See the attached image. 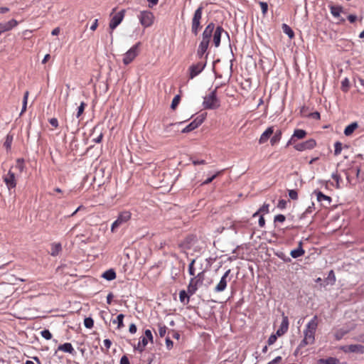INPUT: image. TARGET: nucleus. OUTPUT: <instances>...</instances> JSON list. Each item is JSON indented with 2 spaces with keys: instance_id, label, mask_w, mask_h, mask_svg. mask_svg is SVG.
<instances>
[{
  "instance_id": "1",
  "label": "nucleus",
  "mask_w": 364,
  "mask_h": 364,
  "mask_svg": "<svg viewBox=\"0 0 364 364\" xmlns=\"http://www.w3.org/2000/svg\"><path fill=\"white\" fill-rule=\"evenodd\" d=\"M219 86H217L211 92L204 97L203 106L206 109H215L220 106V102L217 97V91Z\"/></svg>"
},
{
  "instance_id": "2",
  "label": "nucleus",
  "mask_w": 364,
  "mask_h": 364,
  "mask_svg": "<svg viewBox=\"0 0 364 364\" xmlns=\"http://www.w3.org/2000/svg\"><path fill=\"white\" fill-rule=\"evenodd\" d=\"M204 279V271L199 272L196 276L191 278L187 288L188 294L193 295L196 292L198 287L203 284Z\"/></svg>"
},
{
  "instance_id": "3",
  "label": "nucleus",
  "mask_w": 364,
  "mask_h": 364,
  "mask_svg": "<svg viewBox=\"0 0 364 364\" xmlns=\"http://www.w3.org/2000/svg\"><path fill=\"white\" fill-rule=\"evenodd\" d=\"M317 327V316H314L313 318L307 323L306 329L304 331V337L309 339V341L313 343L315 341V333Z\"/></svg>"
},
{
  "instance_id": "4",
  "label": "nucleus",
  "mask_w": 364,
  "mask_h": 364,
  "mask_svg": "<svg viewBox=\"0 0 364 364\" xmlns=\"http://www.w3.org/2000/svg\"><path fill=\"white\" fill-rule=\"evenodd\" d=\"M141 46V43L138 42L135 45H134L127 53L124 54L123 58V63L124 65H129L131 63L134 59L138 55L139 53V47Z\"/></svg>"
},
{
  "instance_id": "5",
  "label": "nucleus",
  "mask_w": 364,
  "mask_h": 364,
  "mask_svg": "<svg viewBox=\"0 0 364 364\" xmlns=\"http://www.w3.org/2000/svg\"><path fill=\"white\" fill-rule=\"evenodd\" d=\"M140 23L144 27L151 26L154 23V16L150 11H142L138 16Z\"/></svg>"
},
{
  "instance_id": "6",
  "label": "nucleus",
  "mask_w": 364,
  "mask_h": 364,
  "mask_svg": "<svg viewBox=\"0 0 364 364\" xmlns=\"http://www.w3.org/2000/svg\"><path fill=\"white\" fill-rule=\"evenodd\" d=\"M131 216L132 214L129 211L121 212L119 214L117 219L112 223L111 226V231L114 232L117 228L129 221Z\"/></svg>"
},
{
  "instance_id": "7",
  "label": "nucleus",
  "mask_w": 364,
  "mask_h": 364,
  "mask_svg": "<svg viewBox=\"0 0 364 364\" xmlns=\"http://www.w3.org/2000/svg\"><path fill=\"white\" fill-rule=\"evenodd\" d=\"M205 116L203 114L198 116L193 121L188 124L182 130V133H188L198 128L204 121Z\"/></svg>"
},
{
  "instance_id": "8",
  "label": "nucleus",
  "mask_w": 364,
  "mask_h": 364,
  "mask_svg": "<svg viewBox=\"0 0 364 364\" xmlns=\"http://www.w3.org/2000/svg\"><path fill=\"white\" fill-rule=\"evenodd\" d=\"M316 146V141L314 139H310L306 141L294 145V148L299 151H303L307 149H312Z\"/></svg>"
},
{
  "instance_id": "9",
  "label": "nucleus",
  "mask_w": 364,
  "mask_h": 364,
  "mask_svg": "<svg viewBox=\"0 0 364 364\" xmlns=\"http://www.w3.org/2000/svg\"><path fill=\"white\" fill-rule=\"evenodd\" d=\"M205 65H206V63L205 62H198L196 64L192 65L189 68L190 78L193 79V77L197 76L198 74H200L203 70V69L205 68Z\"/></svg>"
},
{
  "instance_id": "10",
  "label": "nucleus",
  "mask_w": 364,
  "mask_h": 364,
  "mask_svg": "<svg viewBox=\"0 0 364 364\" xmlns=\"http://www.w3.org/2000/svg\"><path fill=\"white\" fill-rule=\"evenodd\" d=\"M231 272V270L229 269H228L225 274L221 277L220 282L218 284L215 286L214 291L215 292H221L223 291L227 287L228 284V277H229L230 274Z\"/></svg>"
},
{
  "instance_id": "11",
  "label": "nucleus",
  "mask_w": 364,
  "mask_h": 364,
  "mask_svg": "<svg viewBox=\"0 0 364 364\" xmlns=\"http://www.w3.org/2000/svg\"><path fill=\"white\" fill-rule=\"evenodd\" d=\"M124 13L125 10H121L112 18L109 25L111 30H114L119 24H120L124 16Z\"/></svg>"
},
{
  "instance_id": "12",
  "label": "nucleus",
  "mask_w": 364,
  "mask_h": 364,
  "mask_svg": "<svg viewBox=\"0 0 364 364\" xmlns=\"http://www.w3.org/2000/svg\"><path fill=\"white\" fill-rule=\"evenodd\" d=\"M4 181L9 189L16 187V181L14 173L9 170L8 173L4 176Z\"/></svg>"
},
{
  "instance_id": "13",
  "label": "nucleus",
  "mask_w": 364,
  "mask_h": 364,
  "mask_svg": "<svg viewBox=\"0 0 364 364\" xmlns=\"http://www.w3.org/2000/svg\"><path fill=\"white\" fill-rule=\"evenodd\" d=\"M225 32L227 36H229L228 33L225 31L222 26H217L213 33V43L215 47H218L220 44V39L222 33Z\"/></svg>"
},
{
  "instance_id": "14",
  "label": "nucleus",
  "mask_w": 364,
  "mask_h": 364,
  "mask_svg": "<svg viewBox=\"0 0 364 364\" xmlns=\"http://www.w3.org/2000/svg\"><path fill=\"white\" fill-rule=\"evenodd\" d=\"M289 328V319L287 316H285L284 314L282 315V321L280 324L279 328L277 331V335L278 336H281L284 335Z\"/></svg>"
},
{
  "instance_id": "15",
  "label": "nucleus",
  "mask_w": 364,
  "mask_h": 364,
  "mask_svg": "<svg viewBox=\"0 0 364 364\" xmlns=\"http://www.w3.org/2000/svg\"><path fill=\"white\" fill-rule=\"evenodd\" d=\"M18 23V21L15 19H11L5 23H0V31L2 33L11 31L13 28L16 27Z\"/></svg>"
},
{
  "instance_id": "16",
  "label": "nucleus",
  "mask_w": 364,
  "mask_h": 364,
  "mask_svg": "<svg viewBox=\"0 0 364 364\" xmlns=\"http://www.w3.org/2000/svg\"><path fill=\"white\" fill-rule=\"evenodd\" d=\"M274 134L273 127H268L260 136L259 144H262L267 141L270 136Z\"/></svg>"
},
{
  "instance_id": "17",
  "label": "nucleus",
  "mask_w": 364,
  "mask_h": 364,
  "mask_svg": "<svg viewBox=\"0 0 364 364\" xmlns=\"http://www.w3.org/2000/svg\"><path fill=\"white\" fill-rule=\"evenodd\" d=\"M195 237L193 235L187 236L179 245V247L183 250H189L193 245Z\"/></svg>"
},
{
  "instance_id": "18",
  "label": "nucleus",
  "mask_w": 364,
  "mask_h": 364,
  "mask_svg": "<svg viewBox=\"0 0 364 364\" xmlns=\"http://www.w3.org/2000/svg\"><path fill=\"white\" fill-rule=\"evenodd\" d=\"M302 244H303L302 242L300 241L299 242L298 247L296 249L292 250L290 252V255L293 258H298V257H301V256H303L304 255L305 251H304V250L302 247Z\"/></svg>"
},
{
  "instance_id": "19",
  "label": "nucleus",
  "mask_w": 364,
  "mask_h": 364,
  "mask_svg": "<svg viewBox=\"0 0 364 364\" xmlns=\"http://www.w3.org/2000/svg\"><path fill=\"white\" fill-rule=\"evenodd\" d=\"M346 348L349 352L364 354V346L360 344H352L347 346Z\"/></svg>"
},
{
  "instance_id": "20",
  "label": "nucleus",
  "mask_w": 364,
  "mask_h": 364,
  "mask_svg": "<svg viewBox=\"0 0 364 364\" xmlns=\"http://www.w3.org/2000/svg\"><path fill=\"white\" fill-rule=\"evenodd\" d=\"M58 350L63 351L70 354H74L75 350L70 343H65L62 345L58 346Z\"/></svg>"
},
{
  "instance_id": "21",
  "label": "nucleus",
  "mask_w": 364,
  "mask_h": 364,
  "mask_svg": "<svg viewBox=\"0 0 364 364\" xmlns=\"http://www.w3.org/2000/svg\"><path fill=\"white\" fill-rule=\"evenodd\" d=\"M208 43H206L205 42H200L197 50V55L199 58H202L203 55L205 53L208 48Z\"/></svg>"
},
{
  "instance_id": "22",
  "label": "nucleus",
  "mask_w": 364,
  "mask_h": 364,
  "mask_svg": "<svg viewBox=\"0 0 364 364\" xmlns=\"http://www.w3.org/2000/svg\"><path fill=\"white\" fill-rule=\"evenodd\" d=\"M330 10L335 18H340L341 13H344L343 8L341 6H330Z\"/></svg>"
},
{
  "instance_id": "23",
  "label": "nucleus",
  "mask_w": 364,
  "mask_h": 364,
  "mask_svg": "<svg viewBox=\"0 0 364 364\" xmlns=\"http://www.w3.org/2000/svg\"><path fill=\"white\" fill-rule=\"evenodd\" d=\"M148 343L147 338L146 337H141L139 341L136 346H134V350H137L140 352L144 350L145 347Z\"/></svg>"
},
{
  "instance_id": "24",
  "label": "nucleus",
  "mask_w": 364,
  "mask_h": 364,
  "mask_svg": "<svg viewBox=\"0 0 364 364\" xmlns=\"http://www.w3.org/2000/svg\"><path fill=\"white\" fill-rule=\"evenodd\" d=\"M314 193L316 195L318 201H319V202H322L323 200L327 201V204L330 205V203L331 202V198L330 196L324 195L322 192H321L319 191H315Z\"/></svg>"
},
{
  "instance_id": "25",
  "label": "nucleus",
  "mask_w": 364,
  "mask_h": 364,
  "mask_svg": "<svg viewBox=\"0 0 364 364\" xmlns=\"http://www.w3.org/2000/svg\"><path fill=\"white\" fill-rule=\"evenodd\" d=\"M102 277L107 281H112L116 278V272L113 269H109L105 271Z\"/></svg>"
},
{
  "instance_id": "26",
  "label": "nucleus",
  "mask_w": 364,
  "mask_h": 364,
  "mask_svg": "<svg viewBox=\"0 0 364 364\" xmlns=\"http://www.w3.org/2000/svg\"><path fill=\"white\" fill-rule=\"evenodd\" d=\"M282 134V133L280 129H278L275 132H274V135L270 139V143L272 146H274L281 140Z\"/></svg>"
},
{
  "instance_id": "27",
  "label": "nucleus",
  "mask_w": 364,
  "mask_h": 364,
  "mask_svg": "<svg viewBox=\"0 0 364 364\" xmlns=\"http://www.w3.org/2000/svg\"><path fill=\"white\" fill-rule=\"evenodd\" d=\"M62 250V246L60 243H53L51 244L50 255L52 256H57Z\"/></svg>"
},
{
  "instance_id": "28",
  "label": "nucleus",
  "mask_w": 364,
  "mask_h": 364,
  "mask_svg": "<svg viewBox=\"0 0 364 364\" xmlns=\"http://www.w3.org/2000/svg\"><path fill=\"white\" fill-rule=\"evenodd\" d=\"M358 127L357 122H353L348 125L344 129V134L346 136H350L355 129Z\"/></svg>"
},
{
  "instance_id": "29",
  "label": "nucleus",
  "mask_w": 364,
  "mask_h": 364,
  "mask_svg": "<svg viewBox=\"0 0 364 364\" xmlns=\"http://www.w3.org/2000/svg\"><path fill=\"white\" fill-rule=\"evenodd\" d=\"M282 28L283 32L285 34H287L290 39L294 38V32L293 31V30L291 28L290 26H289L286 23H283Z\"/></svg>"
},
{
  "instance_id": "30",
  "label": "nucleus",
  "mask_w": 364,
  "mask_h": 364,
  "mask_svg": "<svg viewBox=\"0 0 364 364\" xmlns=\"http://www.w3.org/2000/svg\"><path fill=\"white\" fill-rule=\"evenodd\" d=\"M203 7L202 6H200L194 12L192 21H200L202 18V14H203Z\"/></svg>"
},
{
  "instance_id": "31",
  "label": "nucleus",
  "mask_w": 364,
  "mask_h": 364,
  "mask_svg": "<svg viewBox=\"0 0 364 364\" xmlns=\"http://www.w3.org/2000/svg\"><path fill=\"white\" fill-rule=\"evenodd\" d=\"M188 293H187L185 290H181L179 292V299L181 303L187 304L189 302V296L188 295Z\"/></svg>"
},
{
  "instance_id": "32",
  "label": "nucleus",
  "mask_w": 364,
  "mask_h": 364,
  "mask_svg": "<svg viewBox=\"0 0 364 364\" xmlns=\"http://www.w3.org/2000/svg\"><path fill=\"white\" fill-rule=\"evenodd\" d=\"M201 28L200 22L192 21L191 22V31L195 35L197 36L199 30Z\"/></svg>"
},
{
  "instance_id": "33",
  "label": "nucleus",
  "mask_w": 364,
  "mask_h": 364,
  "mask_svg": "<svg viewBox=\"0 0 364 364\" xmlns=\"http://www.w3.org/2000/svg\"><path fill=\"white\" fill-rule=\"evenodd\" d=\"M306 135V132L304 129H295L293 134V137L297 139H304Z\"/></svg>"
},
{
  "instance_id": "34",
  "label": "nucleus",
  "mask_w": 364,
  "mask_h": 364,
  "mask_svg": "<svg viewBox=\"0 0 364 364\" xmlns=\"http://www.w3.org/2000/svg\"><path fill=\"white\" fill-rule=\"evenodd\" d=\"M326 284L333 285L336 282V276L333 270L328 272V277L326 279Z\"/></svg>"
},
{
  "instance_id": "35",
  "label": "nucleus",
  "mask_w": 364,
  "mask_h": 364,
  "mask_svg": "<svg viewBox=\"0 0 364 364\" xmlns=\"http://www.w3.org/2000/svg\"><path fill=\"white\" fill-rule=\"evenodd\" d=\"M124 317V314H120L117 316L116 320L113 321L114 323H117V328L119 329L122 328L124 326V323H123Z\"/></svg>"
},
{
  "instance_id": "36",
  "label": "nucleus",
  "mask_w": 364,
  "mask_h": 364,
  "mask_svg": "<svg viewBox=\"0 0 364 364\" xmlns=\"http://www.w3.org/2000/svg\"><path fill=\"white\" fill-rule=\"evenodd\" d=\"M24 160L23 159H18L16 161L15 168L22 172L24 170Z\"/></svg>"
},
{
  "instance_id": "37",
  "label": "nucleus",
  "mask_w": 364,
  "mask_h": 364,
  "mask_svg": "<svg viewBox=\"0 0 364 364\" xmlns=\"http://www.w3.org/2000/svg\"><path fill=\"white\" fill-rule=\"evenodd\" d=\"M212 35H213V33L204 30L202 33V41H201L205 42L206 43L209 44Z\"/></svg>"
},
{
  "instance_id": "38",
  "label": "nucleus",
  "mask_w": 364,
  "mask_h": 364,
  "mask_svg": "<svg viewBox=\"0 0 364 364\" xmlns=\"http://www.w3.org/2000/svg\"><path fill=\"white\" fill-rule=\"evenodd\" d=\"M158 331L160 337H164L166 333L167 328L165 325L159 323H158Z\"/></svg>"
},
{
  "instance_id": "39",
  "label": "nucleus",
  "mask_w": 364,
  "mask_h": 364,
  "mask_svg": "<svg viewBox=\"0 0 364 364\" xmlns=\"http://www.w3.org/2000/svg\"><path fill=\"white\" fill-rule=\"evenodd\" d=\"M348 333L347 330L339 329L335 333V338L337 341L343 338V337Z\"/></svg>"
},
{
  "instance_id": "40",
  "label": "nucleus",
  "mask_w": 364,
  "mask_h": 364,
  "mask_svg": "<svg viewBox=\"0 0 364 364\" xmlns=\"http://www.w3.org/2000/svg\"><path fill=\"white\" fill-rule=\"evenodd\" d=\"M28 95H29V92L28 91H26L25 93H24V95H23V105H22V109H21V114L22 113H23L26 110L27 100H28Z\"/></svg>"
},
{
  "instance_id": "41",
  "label": "nucleus",
  "mask_w": 364,
  "mask_h": 364,
  "mask_svg": "<svg viewBox=\"0 0 364 364\" xmlns=\"http://www.w3.org/2000/svg\"><path fill=\"white\" fill-rule=\"evenodd\" d=\"M334 155L338 156L341 153L342 151V143L340 141H336L334 144Z\"/></svg>"
},
{
  "instance_id": "42",
  "label": "nucleus",
  "mask_w": 364,
  "mask_h": 364,
  "mask_svg": "<svg viewBox=\"0 0 364 364\" xmlns=\"http://www.w3.org/2000/svg\"><path fill=\"white\" fill-rule=\"evenodd\" d=\"M84 325L87 328H92L94 326V321L91 317H87L84 320Z\"/></svg>"
},
{
  "instance_id": "43",
  "label": "nucleus",
  "mask_w": 364,
  "mask_h": 364,
  "mask_svg": "<svg viewBox=\"0 0 364 364\" xmlns=\"http://www.w3.org/2000/svg\"><path fill=\"white\" fill-rule=\"evenodd\" d=\"M310 344H313L312 342H311L310 341H309V339H307L306 338L304 337V339L301 341V343H299L296 350V353L301 348L305 347L307 345H310Z\"/></svg>"
},
{
  "instance_id": "44",
  "label": "nucleus",
  "mask_w": 364,
  "mask_h": 364,
  "mask_svg": "<svg viewBox=\"0 0 364 364\" xmlns=\"http://www.w3.org/2000/svg\"><path fill=\"white\" fill-rule=\"evenodd\" d=\"M349 86H350V82H349V80L348 78H345L342 82H341V90L346 92H348V89H349Z\"/></svg>"
},
{
  "instance_id": "45",
  "label": "nucleus",
  "mask_w": 364,
  "mask_h": 364,
  "mask_svg": "<svg viewBox=\"0 0 364 364\" xmlns=\"http://www.w3.org/2000/svg\"><path fill=\"white\" fill-rule=\"evenodd\" d=\"M180 100H181V97L178 95H176L173 97V99L172 100V102H171V108L172 109H175L176 108V107L179 104Z\"/></svg>"
},
{
  "instance_id": "46",
  "label": "nucleus",
  "mask_w": 364,
  "mask_h": 364,
  "mask_svg": "<svg viewBox=\"0 0 364 364\" xmlns=\"http://www.w3.org/2000/svg\"><path fill=\"white\" fill-rule=\"evenodd\" d=\"M86 105H87L84 102H82L80 103V106L78 107L77 112V114H76V117L77 118L80 117L82 114Z\"/></svg>"
},
{
  "instance_id": "47",
  "label": "nucleus",
  "mask_w": 364,
  "mask_h": 364,
  "mask_svg": "<svg viewBox=\"0 0 364 364\" xmlns=\"http://www.w3.org/2000/svg\"><path fill=\"white\" fill-rule=\"evenodd\" d=\"M41 334L43 338H44L46 340H50L52 338V334L48 329H44L41 332Z\"/></svg>"
},
{
  "instance_id": "48",
  "label": "nucleus",
  "mask_w": 364,
  "mask_h": 364,
  "mask_svg": "<svg viewBox=\"0 0 364 364\" xmlns=\"http://www.w3.org/2000/svg\"><path fill=\"white\" fill-rule=\"evenodd\" d=\"M12 141H13V136L11 135H7L6 141L4 144L7 150L11 149Z\"/></svg>"
},
{
  "instance_id": "49",
  "label": "nucleus",
  "mask_w": 364,
  "mask_h": 364,
  "mask_svg": "<svg viewBox=\"0 0 364 364\" xmlns=\"http://www.w3.org/2000/svg\"><path fill=\"white\" fill-rule=\"evenodd\" d=\"M195 262H196L195 259H192L188 265V273L191 276H195V268H194Z\"/></svg>"
},
{
  "instance_id": "50",
  "label": "nucleus",
  "mask_w": 364,
  "mask_h": 364,
  "mask_svg": "<svg viewBox=\"0 0 364 364\" xmlns=\"http://www.w3.org/2000/svg\"><path fill=\"white\" fill-rule=\"evenodd\" d=\"M259 4L260 5L262 14L264 15H265L267 14V10H268V4H267V2H264V1H259Z\"/></svg>"
},
{
  "instance_id": "51",
  "label": "nucleus",
  "mask_w": 364,
  "mask_h": 364,
  "mask_svg": "<svg viewBox=\"0 0 364 364\" xmlns=\"http://www.w3.org/2000/svg\"><path fill=\"white\" fill-rule=\"evenodd\" d=\"M289 196L291 200L298 199V193L296 190H289Z\"/></svg>"
},
{
  "instance_id": "52",
  "label": "nucleus",
  "mask_w": 364,
  "mask_h": 364,
  "mask_svg": "<svg viewBox=\"0 0 364 364\" xmlns=\"http://www.w3.org/2000/svg\"><path fill=\"white\" fill-rule=\"evenodd\" d=\"M331 177L336 182V188H339V187H340L339 182H340V180H341L340 175L338 174L337 172H336V173H332Z\"/></svg>"
},
{
  "instance_id": "53",
  "label": "nucleus",
  "mask_w": 364,
  "mask_h": 364,
  "mask_svg": "<svg viewBox=\"0 0 364 364\" xmlns=\"http://www.w3.org/2000/svg\"><path fill=\"white\" fill-rule=\"evenodd\" d=\"M285 220H286V217L284 215L279 214L274 217V223H277V222L283 223L285 221Z\"/></svg>"
},
{
  "instance_id": "54",
  "label": "nucleus",
  "mask_w": 364,
  "mask_h": 364,
  "mask_svg": "<svg viewBox=\"0 0 364 364\" xmlns=\"http://www.w3.org/2000/svg\"><path fill=\"white\" fill-rule=\"evenodd\" d=\"M277 336H278L277 335V333L276 334H272L269 337V338H268L267 344L269 346H271V345L274 344L276 342L277 339Z\"/></svg>"
},
{
  "instance_id": "55",
  "label": "nucleus",
  "mask_w": 364,
  "mask_h": 364,
  "mask_svg": "<svg viewBox=\"0 0 364 364\" xmlns=\"http://www.w3.org/2000/svg\"><path fill=\"white\" fill-rule=\"evenodd\" d=\"M222 171H218L215 174L212 176L211 177L207 178L203 184H209L218 175L221 173Z\"/></svg>"
},
{
  "instance_id": "56",
  "label": "nucleus",
  "mask_w": 364,
  "mask_h": 364,
  "mask_svg": "<svg viewBox=\"0 0 364 364\" xmlns=\"http://www.w3.org/2000/svg\"><path fill=\"white\" fill-rule=\"evenodd\" d=\"M338 363L339 360L336 358L329 357L326 359V364H338Z\"/></svg>"
},
{
  "instance_id": "57",
  "label": "nucleus",
  "mask_w": 364,
  "mask_h": 364,
  "mask_svg": "<svg viewBox=\"0 0 364 364\" xmlns=\"http://www.w3.org/2000/svg\"><path fill=\"white\" fill-rule=\"evenodd\" d=\"M145 336L147 338V341H150L151 342H153V336L151 330L146 329L144 332Z\"/></svg>"
},
{
  "instance_id": "58",
  "label": "nucleus",
  "mask_w": 364,
  "mask_h": 364,
  "mask_svg": "<svg viewBox=\"0 0 364 364\" xmlns=\"http://www.w3.org/2000/svg\"><path fill=\"white\" fill-rule=\"evenodd\" d=\"M287 200H285L284 199H281L278 202L277 208L279 209H284L287 206Z\"/></svg>"
},
{
  "instance_id": "59",
  "label": "nucleus",
  "mask_w": 364,
  "mask_h": 364,
  "mask_svg": "<svg viewBox=\"0 0 364 364\" xmlns=\"http://www.w3.org/2000/svg\"><path fill=\"white\" fill-rule=\"evenodd\" d=\"M205 30L206 31H208V32H210V33H213V31H214V30H215V24H214L213 22L210 23H209V24L205 27Z\"/></svg>"
},
{
  "instance_id": "60",
  "label": "nucleus",
  "mask_w": 364,
  "mask_h": 364,
  "mask_svg": "<svg viewBox=\"0 0 364 364\" xmlns=\"http://www.w3.org/2000/svg\"><path fill=\"white\" fill-rule=\"evenodd\" d=\"M258 212L267 213H269V204H264L258 210Z\"/></svg>"
},
{
  "instance_id": "61",
  "label": "nucleus",
  "mask_w": 364,
  "mask_h": 364,
  "mask_svg": "<svg viewBox=\"0 0 364 364\" xmlns=\"http://www.w3.org/2000/svg\"><path fill=\"white\" fill-rule=\"evenodd\" d=\"M103 138V134L100 132L99 134L92 139V141L95 143H100Z\"/></svg>"
},
{
  "instance_id": "62",
  "label": "nucleus",
  "mask_w": 364,
  "mask_h": 364,
  "mask_svg": "<svg viewBox=\"0 0 364 364\" xmlns=\"http://www.w3.org/2000/svg\"><path fill=\"white\" fill-rule=\"evenodd\" d=\"M166 344L168 349L172 348L173 346V341L170 339V338L167 337L166 338Z\"/></svg>"
},
{
  "instance_id": "63",
  "label": "nucleus",
  "mask_w": 364,
  "mask_h": 364,
  "mask_svg": "<svg viewBox=\"0 0 364 364\" xmlns=\"http://www.w3.org/2000/svg\"><path fill=\"white\" fill-rule=\"evenodd\" d=\"M49 123L51 124V126H53L55 128L58 127V121L56 118H51L49 120Z\"/></svg>"
},
{
  "instance_id": "64",
  "label": "nucleus",
  "mask_w": 364,
  "mask_h": 364,
  "mask_svg": "<svg viewBox=\"0 0 364 364\" xmlns=\"http://www.w3.org/2000/svg\"><path fill=\"white\" fill-rule=\"evenodd\" d=\"M120 364H130L127 355H123L120 359Z\"/></svg>"
}]
</instances>
